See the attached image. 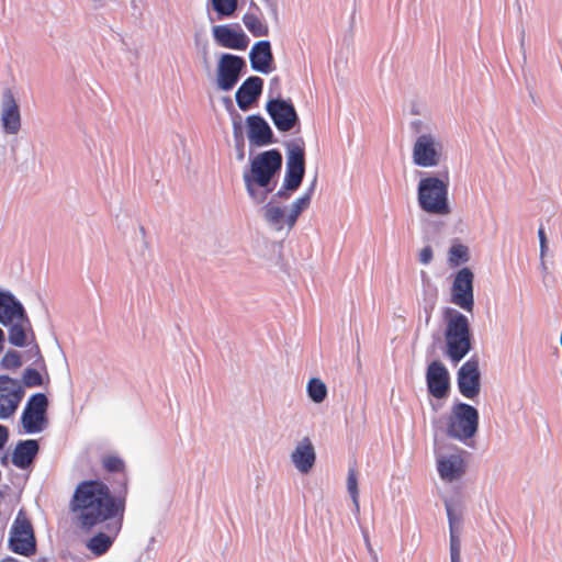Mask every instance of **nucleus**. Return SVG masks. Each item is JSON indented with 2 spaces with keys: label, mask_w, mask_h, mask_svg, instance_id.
<instances>
[{
  "label": "nucleus",
  "mask_w": 562,
  "mask_h": 562,
  "mask_svg": "<svg viewBox=\"0 0 562 562\" xmlns=\"http://www.w3.org/2000/svg\"><path fill=\"white\" fill-rule=\"evenodd\" d=\"M124 497H113L109 487L100 481H83L75 490L70 510L78 526L86 531L105 520L122 519Z\"/></svg>",
  "instance_id": "f257e3e1"
},
{
  "label": "nucleus",
  "mask_w": 562,
  "mask_h": 562,
  "mask_svg": "<svg viewBox=\"0 0 562 562\" xmlns=\"http://www.w3.org/2000/svg\"><path fill=\"white\" fill-rule=\"evenodd\" d=\"M282 166V155L270 149L256 155L250 160V168L244 171L243 179L247 193L255 203H263L274 186L272 180Z\"/></svg>",
  "instance_id": "f03ea898"
},
{
  "label": "nucleus",
  "mask_w": 562,
  "mask_h": 562,
  "mask_svg": "<svg viewBox=\"0 0 562 562\" xmlns=\"http://www.w3.org/2000/svg\"><path fill=\"white\" fill-rule=\"evenodd\" d=\"M449 175H426L417 186V201L419 207L431 215L443 216L451 212L448 201Z\"/></svg>",
  "instance_id": "7ed1b4c3"
},
{
  "label": "nucleus",
  "mask_w": 562,
  "mask_h": 562,
  "mask_svg": "<svg viewBox=\"0 0 562 562\" xmlns=\"http://www.w3.org/2000/svg\"><path fill=\"white\" fill-rule=\"evenodd\" d=\"M446 355L453 362L461 361L471 349L470 325L465 315L454 308L445 311Z\"/></svg>",
  "instance_id": "20e7f679"
},
{
  "label": "nucleus",
  "mask_w": 562,
  "mask_h": 562,
  "mask_svg": "<svg viewBox=\"0 0 562 562\" xmlns=\"http://www.w3.org/2000/svg\"><path fill=\"white\" fill-rule=\"evenodd\" d=\"M479 427V412L465 403L456 404L447 423V434L462 442L474 437Z\"/></svg>",
  "instance_id": "39448f33"
},
{
  "label": "nucleus",
  "mask_w": 562,
  "mask_h": 562,
  "mask_svg": "<svg viewBox=\"0 0 562 562\" xmlns=\"http://www.w3.org/2000/svg\"><path fill=\"white\" fill-rule=\"evenodd\" d=\"M443 157V144L436 133L418 135L412 147L413 164L420 168H436Z\"/></svg>",
  "instance_id": "423d86ee"
},
{
  "label": "nucleus",
  "mask_w": 562,
  "mask_h": 562,
  "mask_svg": "<svg viewBox=\"0 0 562 562\" xmlns=\"http://www.w3.org/2000/svg\"><path fill=\"white\" fill-rule=\"evenodd\" d=\"M25 396L23 383L7 374L0 375V419L8 420L18 412Z\"/></svg>",
  "instance_id": "0eeeda50"
},
{
  "label": "nucleus",
  "mask_w": 562,
  "mask_h": 562,
  "mask_svg": "<svg viewBox=\"0 0 562 562\" xmlns=\"http://www.w3.org/2000/svg\"><path fill=\"white\" fill-rule=\"evenodd\" d=\"M47 406L48 400L43 393L33 394L29 398L21 415V423L26 434H37L45 428Z\"/></svg>",
  "instance_id": "6e6552de"
},
{
  "label": "nucleus",
  "mask_w": 562,
  "mask_h": 562,
  "mask_svg": "<svg viewBox=\"0 0 562 562\" xmlns=\"http://www.w3.org/2000/svg\"><path fill=\"white\" fill-rule=\"evenodd\" d=\"M10 549L21 555L29 557L35 552L36 544L31 522L21 514L15 518L9 538Z\"/></svg>",
  "instance_id": "1a4fd4ad"
},
{
  "label": "nucleus",
  "mask_w": 562,
  "mask_h": 562,
  "mask_svg": "<svg viewBox=\"0 0 562 562\" xmlns=\"http://www.w3.org/2000/svg\"><path fill=\"white\" fill-rule=\"evenodd\" d=\"M437 471L441 480L454 482L465 472L463 451L454 449L450 452H443L440 448L435 449Z\"/></svg>",
  "instance_id": "9d476101"
},
{
  "label": "nucleus",
  "mask_w": 562,
  "mask_h": 562,
  "mask_svg": "<svg viewBox=\"0 0 562 562\" xmlns=\"http://www.w3.org/2000/svg\"><path fill=\"white\" fill-rule=\"evenodd\" d=\"M473 279V272L462 268L457 272L451 286V303L465 312H472L474 306Z\"/></svg>",
  "instance_id": "9b49d317"
},
{
  "label": "nucleus",
  "mask_w": 562,
  "mask_h": 562,
  "mask_svg": "<svg viewBox=\"0 0 562 562\" xmlns=\"http://www.w3.org/2000/svg\"><path fill=\"white\" fill-rule=\"evenodd\" d=\"M213 41L221 47L245 50L249 38L238 23L217 24L212 26Z\"/></svg>",
  "instance_id": "f8f14e48"
},
{
  "label": "nucleus",
  "mask_w": 562,
  "mask_h": 562,
  "mask_svg": "<svg viewBox=\"0 0 562 562\" xmlns=\"http://www.w3.org/2000/svg\"><path fill=\"white\" fill-rule=\"evenodd\" d=\"M305 173L304 148L297 143L288 147L286 169L284 175V187L290 191H295L302 183Z\"/></svg>",
  "instance_id": "ddd939ff"
},
{
  "label": "nucleus",
  "mask_w": 562,
  "mask_h": 562,
  "mask_svg": "<svg viewBox=\"0 0 562 562\" xmlns=\"http://www.w3.org/2000/svg\"><path fill=\"white\" fill-rule=\"evenodd\" d=\"M245 65V60L241 57L232 54H223L217 65V87L224 91L233 89Z\"/></svg>",
  "instance_id": "4468645a"
},
{
  "label": "nucleus",
  "mask_w": 562,
  "mask_h": 562,
  "mask_svg": "<svg viewBox=\"0 0 562 562\" xmlns=\"http://www.w3.org/2000/svg\"><path fill=\"white\" fill-rule=\"evenodd\" d=\"M0 125L7 135H16L22 125L19 104L9 89L4 90L1 97Z\"/></svg>",
  "instance_id": "2eb2a0df"
},
{
  "label": "nucleus",
  "mask_w": 562,
  "mask_h": 562,
  "mask_svg": "<svg viewBox=\"0 0 562 562\" xmlns=\"http://www.w3.org/2000/svg\"><path fill=\"white\" fill-rule=\"evenodd\" d=\"M266 110L276 127L281 132H289L297 123V114L290 101L272 99L268 101Z\"/></svg>",
  "instance_id": "dca6fc26"
},
{
  "label": "nucleus",
  "mask_w": 562,
  "mask_h": 562,
  "mask_svg": "<svg viewBox=\"0 0 562 562\" xmlns=\"http://www.w3.org/2000/svg\"><path fill=\"white\" fill-rule=\"evenodd\" d=\"M458 387L467 398H474L480 393V371L475 360H469L458 371Z\"/></svg>",
  "instance_id": "f3484780"
},
{
  "label": "nucleus",
  "mask_w": 562,
  "mask_h": 562,
  "mask_svg": "<svg viewBox=\"0 0 562 562\" xmlns=\"http://www.w3.org/2000/svg\"><path fill=\"white\" fill-rule=\"evenodd\" d=\"M429 393L436 398L447 396L449 390V372L440 361H432L426 372Z\"/></svg>",
  "instance_id": "a211bd4d"
},
{
  "label": "nucleus",
  "mask_w": 562,
  "mask_h": 562,
  "mask_svg": "<svg viewBox=\"0 0 562 562\" xmlns=\"http://www.w3.org/2000/svg\"><path fill=\"white\" fill-rule=\"evenodd\" d=\"M291 462L301 474H307L316 461L315 448L308 437L302 438L295 445L290 456Z\"/></svg>",
  "instance_id": "6ab92c4d"
},
{
  "label": "nucleus",
  "mask_w": 562,
  "mask_h": 562,
  "mask_svg": "<svg viewBox=\"0 0 562 562\" xmlns=\"http://www.w3.org/2000/svg\"><path fill=\"white\" fill-rule=\"evenodd\" d=\"M248 139L256 146H267L273 143V133L267 121L260 115H249L246 120Z\"/></svg>",
  "instance_id": "aec40b11"
},
{
  "label": "nucleus",
  "mask_w": 562,
  "mask_h": 562,
  "mask_svg": "<svg viewBox=\"0 0 562 562\" xmlns=\"http://www.w3.org/2000/svg\"><path fill=\"white\" fill-rule=\"evenodd\" d=\"M249 60L251 68L261 74H270L272 71L273 56L271 44L269 41H259L255 43L249 52Z\"/></svg>",
  "instance_id": "412c9836"
},
{
  "label": "nucleus",
  "mask_w": 562,
  "mask_h": 562,
  "mask_svg": "<svg viewBox=\"0 0 562 562\" xmlns=\"http://www.w3.org/2000/svg\"><path fill=\"white\" fill-rule=\"evenodd\" d=\"M263 80L260 77H249L236 91L235 98L240 110L247 111L251 104L260 97Z\"/></svg>",
  "instance_id": "4be33fe9"
},
{
  "label": "nucleus",
  "mask_w": 562,
  "mask_h": 562,
  "mask_svg": "<svg viewBox=\"0 0 562 562\" xmlns=\"http://www.w3.org/2000/svg\"><path fill=\"white\" fill-rule=\"evenodd\" d=\"M26 314L23 305L9 291H0V324L9 326Z\"/></svg>",
  "instance_id": "5701e85b"
},
{
  "label": "nucleus",
  "mask_w": 562,
  "mask_h": 562,
  "mask_svg": "<svg viewBox=\"0 0 562 562\" xmlns=\"http://www.w3.org/2000/svg\"><path fill=\"white\" fill-rule=\"evenodd\" d=\"M121 520L116 519L109 524L106 526L108 532H99L95 536H93L88 542L87 548L94 554V555H102L105 553L110 547L112 546L115 537L119 535L121 530Z\"/></svg>",
  "instance_id": "b1692460"
},
{
  "label": "nucleus",
  "mask_w": 562,
  "mask_h": 562,
  "mask_svg": "<svg viewBox=\"0 0 562 562\" xmlns=\"http://www.w3.org/2000/svg\"><path fill=\"white\" fill-rule=\"evenodd\" d=\"M238 8V0H207V20L210 23L231 19Z\"/></svg>",
  "instance_id": "393cba45"
},
{
  "label": "nucleus",
  "mask_w": 562,
  "mask_h": 562,
  "mask_svg": "<svg viewBox=\"0 0 562 562\" xmlns=\"http://www.w3.org/2000/svg\"><path fill=\"white\" fill-rule=\"evenodd\" d=\"M37 452L38 443L36 440H22L16 445L12 453V463L19 469H25L33 462Z\"/></svg>",
  "instance_id": "a878e982"
},
{
  "label": "nucleus",
  "mask_w": 562,
  "mask_h": 562,
  "mask_svg": "<svg viewBox=\"0 0 562 562\" xmlns=\"http://www.w3.org/2000/svg\"><path fill=\"white\" fill-rule=\"evenodd\" d=\"M29 336L33 338V330L26 314L9 325L8 339L11 345L24 347L27 344Z\"/></svg>",
  "instance_id": "bb28decb"
},
{
  "label": "nucleus",
  "mask_w": 562,
  "mask_h": 562,
  "mask_svg": "<svg viewBox=\"0 0 562 562\" xmlns=\"http://www.w3.org/2000/svg\"><path fill=\"white\" fill-rule=\"evenodd\" d=\"M314 187H315V181L302 196L297 198L291 204L289 213L286 214V218H285L286 227L289 231L295 225L300 214L310 206Z\"/></svg>",
  "instance_id": "cd10ccee"
},
{
  "label": "nucleus",
  "mask_w": 562,
  "mask_h": 562,
  "mask_svg": "<svg viewBox=\"0 0 562 562\" xmlns=\"http://www.w3.org/2000/svg\"><path fill=\"white\" fill-rule=\"evenodd\" d=\"M263 210H265L263 217H265L266 222L277 231L283 229L284 225H286L285 211L281 206L273 204L272 201L267 203L265 205Z\"/></svg>",
  "instance_id": "c85d7f7f"
},
{
  "label": "nucleus",
  "mask_w": 562,
  "mask_h": 562,
  "mask_svg": "<svg viewBox=\"0 0 562 562\" xmlns=\"http://www.w3.org/2000/svg\"><path fill=\"white\" fill-rule=\"evenodd\" d=\"M243 23L254 36H267L269 33L267 23L255 13H246Z\"/></svg>",
  "instance_id": "c756f323"
},
{
  "label": "nucleus",
  "mask_w": 562,
  "mask_h": 562,
  "mask_svg": "<svg viewBox=\"0 0 562 562\" xmlns=\"http://www.w3.org/2000/svg\"><path fill=\"white\" fill-rule=\"evenodd\" d=\"M469 248L459 240H453L448 251V261L450 266H460L461 263L469 261Z\"/></svg>",
  "instance_id": "7c9ffc66"
},
{
  "label": "nucleus",
  "mask_w": 562,
  "mask_h": 562,
  "mask_svg": "<svg viewBox=\"0 0 562 562\" xmlns=\"http://www.w3.org/2000/svg\"><path fill=\"white\" fill-rule=\"evenodd\" d=\"M306 392L308 397L314 403H322L327 396V386L326 384L318 378H313L307 382Z\"/></svg>",
  "instance_id": "2f4dec72"
},
{
  "label": "nucleus",
  "mask_w": 562,
  "mask_h": 562,
  "mask_svg": "<svg viewBox=\"0 0 562 562\" xmlns=\"http://www.w3.org/2000/svg\"><path fill=\"white\" fill-rule=\"evenodd\" d=\"M347 491L352 499L353 512L356 515H358L360 512V505H359V490H358L357 471L355 468H350L348 470Z\"/></svg>",
  "instance_id": "473e14b6"
},
{
  "label": "nucleus",
  "mask_w": 562,
  "mask_h": 562,
  "mask_svg": "<svg viewBox=\"0 0 562 562\" xmlns=\"http://www.w3.org/2000/svg\"><path fill=\"white\" fill-rule=\"evenodd\" d=\"M22 366L21 356L15 350H9L1 359V367L7 370H15Z\"/></svg>",
  "instance_id": "72a5a7b5"
},
{
  "label": "nucleus",
  "mask_w": 562,
  "mask_h": 562,
  "mask_svg": "<svg viewBox=\"0 0 562 562\" xmlns=\"http://www.w3.org/2000/svg\"><path fill=\"white\" fill-rule=\"evenodd\" d=\"M23 387H34L40 386L43 383L42 375L35 369H26L22 375Z\"/></svg>",
  "instance_id": "f704fd0d"
},
{
  "label": "nucleus",
  "mask_w": 562,
  "mask_h": 562,
  "mask_svg": "<svg viewBox=\"0 0 562 562\" xmlns=\"http://www.w3.org/2000/svg\"><path fill=\"white\" fill-rule=\"evenodd\" d=\"M450 560L451 562H461V543L457 529L450 531Z\"/></svg>",
  "instance_id": "c9c22d12"
},
{
  "label": "nucleus",
  "mask_w": 562,
  "mask_h": 562,
  "mask_svg": "<svg viewBox=\"0 0 562 562\" xmlns=\"http://www.w3.org/2000/svg\"><path fill=\"white\" fill-rule=\"evenodd\" d=\"M103 467L110 472H120L124 469V462L116 456H106L103 458Z\"/></svg>",
  "instance_id": "e433bc0d"
},
{
  "label": "nucleus",
  "mask_w": 562,
  "mask_h": 562,
  "mask_svg": "<svg viewBox=\"0 0 562 562\" xmlns=\"http://www.w3.org/2000/svg\"><path fill=\"white\" fill-rule=\"evenodd\" d=\"M427 121L416 119L411 122V130L418 135L425 134V133H432Z\"/></svg>",
  "instance_id": "4c0bfd02"
},
{
  "label": "nucleus",
  "mask_w": 562,
  "mask_h": 562,
  "mask_svg": "<svg viewBox=\"0 0 562 562\" xmlns=\"http://www.w3.org/2000/svg\"><path fill=\"white\" fill-rule=\"evenodd\" d=\"M538 237L540 243V259H543L548 252V240L542 226L538 229Z\"/></svg>",
  "instance_id": "58836bf2"
},
{
  "label": "nucleus",
  "mask_w": 562,
  "mask_h": 562,
  "mask_svg": "<svg viewBox=\"0 0 562 562\" xmlns=\"http://www.w3.org/2000/svg\"><path fill=\"white\" fill-rule=\"evenodd\" d=\"M445 506H446V512H447L448 521H449V529H450V531H452V529H456V525H457L459 518L456 515V513L452 508V505L449 502L446 501Z\"/></svg>",
  "instance_id": "ea45409f"
},
{
  "label": "nucleus",
  "mask_w": 562,
  "mask_h": 562,
  "mask_svg": "<svg viewBox=\"0 0 562 562\" xmlns=\"http://www.w3.org/2000/svg\"><path fill=\"white\" fill-rule=\"evenodd\" d=\"M434 254L430 246H425L418 254V260L423 265H429L432 260Z\"/></svg>",
  "instance_id": "a19ab883"
},
{
  "label": "nucleus",
  "mask_w": 562,
  "mask_h": 562,
  "mask_svg": "<svg viewBox=\"0 0 562 562\" xmlns=\"http://www.w3.org/2000/svg\"><path fill=\"white\" fill-rule=\"evenodd\" d=\"M9 438L8 428L0 424V450L3 449Z\"/></svg>",
  "instance_id": "79ce46f5"
},
{
  "label": "nucleus",
  "mask_w": 562,
  "mask_h": 562,
  "mask_svg": "<svg viewBox=\"0 0 562 562\" xmlns=\"http://www.w3.org/2000/svg\"><path fill=\"white\" fill-rule=\"evenodd\" d=\"M293 191H290L289 189H285L284 184L282 188L274 194L273 198H280V199H289L290 194Z\"/></svg>",
  "instance_id": "37998d69"
},
{
  "label": "nucleus",
  "mask_w": 562,
  "mask_h": 562,
  "mask_svg": "<svg viewBox=\"0 0 562 562\" xmlns=\"http://www.w3.org/2000/svg\"><path fill=\"white\" fill-rule=\"evenodd\" d=\"M363 537H364V541H366V546L369 550L370 553H373V550H372V547H371V543L369 541V537H368V533L367 532H363Z\"/></svg>",
  "instance_id": "c03bdc74"
},
{
  "label": "nucleus",
  "mask_w": 562,
  "mask_h": 562,
  "mask_svg": "<svg viewBox=\"0 0 562 562\" xmlns=\"http://www.w3.org/2000/svg\"><path fill=\"white\" fill-rule=\"evenodd\" d=\"M239 130H240L239 124L237 122H234V133H235L236 137L238 136Z\"/></svg>",
  "instance_id": "a18cd8bd"
},
{
  "label": "nucleus",
  "mask_w": 562,
  "mask_h": 562,
  "mask_svg": "<svg viewBox=\"0 0 562 562\" xmlns=\"http://www.w3.org/2000/svg\"><path fill=\"white\" fill-rule=\"evenodd\" d=\"M540 260H541V262H540L541 270H542L543 272H546V271H547V265H546V262H544V258H543V259H540Z\"/></svg>",
  "instance_id": "49530a36"
},
{
  "label": "nucleus",
  "mask_w": 562,
  "mask_h": 562,
  "mask_svg": "<svg viewBox=\"0 0 562 562\" xmlns=\"http://www.w3.org/2000/svg\"><path fill=\"white\" fill-rule=\"evenodd\" d=\"M1 562H18V560L14 558L8 557L4 560H2Z\"/></svg>",
  "instance_id": "de8ad7c7"
},
{
  "label": "nucleus",
  "mask_w": 562,
  "mask_h": 562,
  "mask_svg": "<svg viewBox=\"0 0 562 562\" xmlns=\"http://www.w3.org/2000/svg\"><path fill=\"white\" fill-rule=\"evenodd\" d=\"M48 560L46 558H41L36 562H47Z\"/></svg>",
  "instance_id": "09e8293b"
},
{
  "label": "nucleus",
  "mask_w": 562,
  "mask_h": 562,
  "mask_svg": "<svg viewBox=\"0 0 562 562\" xmlns=\"http://www.w3.org/2000/svg\"><path fill=\"white\" fill-rule=\"evenodd\" d=\"M560 342H561V346H562V331H561V338H560Z\"/></svg>",
  "instance_id": "8fccbe9b"
}]
</instances>
